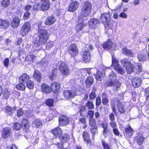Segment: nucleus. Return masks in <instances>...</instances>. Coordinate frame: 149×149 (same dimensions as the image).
<instances>
[{
	"label": "nucleus",
	"instance_id": "20e7f679",
	"mask_svg": "<svg viewBox=\"0 0 149 149\" xmlns=\"http://www.w3.org/2000/svg\"><path fill=\"white\" fill-rule=\"evenodd\" d=\"M92 9V6L91 2L85 1L82 6L81 10V16L86 17L91 14Z\"/></svg>",
	"mask_w": 149,
	"mask_h": 149
},
{
	"label": "nucleus",
	"instance_id": "c03bdc74",
	"mask_svg": "<svg viewBox=\"0 0 149 149\" xmlns=\"http://www.w3.org/2000/svg\"><path fill=\"white\" fill-rule=\"evenodd\" d=\"M54 99L49 98L46 100L45 103L46 105L49 107H52L54 106Z\"/></svg>",
	"mask_w": 149,
	"mask_h": 149
},
{
	"label": "nucleus",
	"instance_id": "2eb2a0df",
	"mask_svg": "<svg viewBox=\"0 0 149 149\" xmlns=\"http://www.w3.org/2000/svg\"><path fill=\"white\" fill-rule=\"evenodd\" d=\"M12 135V133L10 128L6 127L3 128L1 132V136L3 139H7L11 136Z\"/></svg>",
	"mask_w": 149,
	"mask_h": 149
},
{
	"label": "nucleus",
	"instance_id": "9d476101",
	"mask_svg": "<svg viewBox=\"0 0 149 149\" xmlns=\"http://www.w3.org/2000/svg\"><path fill=\"white\" fill-rule=\"evenodd\" d=\"M78 24L75 27V30L77 32H78L81 30L87 24V21L83 19V17L79 15L78 19Z\"/></svg>",
	"mask_w": 149,
	"mask_h": 149
},
{
	"label": "nucleus",
	"instance_id": "7ed1b4c3",
	"mask_svg": "<svg viewBox=\"0 0 149 149\" xmlns=\"http://www.w3.org/2000/svg\"><path fill=\"white\" fill-rule=\"evenodd\" d=\"M109 77V79L106 83L107 86V87L112 86H115V90L116 91H117L118 89L120 87L121 84L119 81L116 79H114L113 81L112 79V78H115L117 77L116 74L114 72L112 71L110 73Z\"/></svg>",
	"mask_w": 149,
	"mask_h": 149
},
{
	"label": "nucleus",
	"instance_id": "bb28decb",
	"mask_svg": "<svg viewBox=\"0 0 149 149\" xmlns=\"http://www.w3.org/2000/svg\"><path fill=\"white\" fill-rule=\"evenodd\" d=\"M20 22V19L19 17L15 16L14 17L11 22V25L12 27L15 28L19 26Z\"/></svg>",
	"mask_w": 149,
	"mask_h": 149
},
{
	"label": "nucleus",
	"instance_id": "8fccbe9b",
	"mask_svg": "<svg viewBox=\"0 0 149 149\" xmlns=\"http://www.w3.org/2000/svg\"><path fill=\"white\" fill-rule=\"evenodd\" d=\"M5 112L8 114L9 115H11L13 113L12 111L13 110L12 108L8 106H6L4 109Z\"/></svg>",
	"mask_w": 149,
	"mask_h": 149
},
{
	"label": "nucleus",
	"instance_id": "4be33fe9",
	"mask_svg": "<svg viewBox=\"0 0 149 149\" xmlns=\"http://www.w3.org/2000/svg\"><path fill=\"white\" fill-rule=\"evenodd\" d=\"M99 20L95 18L91 19L89 21V27L91 29H95L100 25Z\"/></svg>",
	"mask_w": 149,
	"mask_h": 149
},
{
	"label": "nucleus",
	"instance_id": "a211bd4d",
	"mask_svg": "<svg viewBox=\"0 0 149 149\" xmlns=\"http://www.w3.org/2000/svg\"><path fill=\"white\" fill-rule=\"evenodd\" d=\"M113 44L111 39H108L107 41L103 42L102 46L104 49L109 50L112 48Z\"/></svg>",
	"mask_w": 149,
	"mask_h": 149
},
{
	"label": "nucleus",
	"instance_id": "bf43d9fd",
	"mask_svg": "<svg viewBox=\"0 0 149 149\" xmlns=\"http://www.w3.org/2000/svg\"><path fill=\"white\" fill-rule=\"evenodd\" d=\"M101 73L100 72H97L96 74H94L96 79L97 81H101Z\"/></svg>",
	"mask_w": 149,
	"mask_h": 149
},
{
	"label": "nucleus",
	"instance_id": "ea45409f",
	"mask_svg": "<svg viewBox=\"0 0 149 149\" xmlns=\"http://www.w3.org/2000/svg\"><path fill=\"white\" fill-rule=\"evenodd\" d=\"M33 124L34 127L38 128L42 125V122L40 119L36 118L34 120Z\"/></svg>",
	"mask_w": 149,
	"mask_h": 149
},
{
	"label": "nucleus",
	"instance_id": "680f3d73",
	"mask_svg": "<svg viewBox=\"0 0 149 149\" xmlns=\"http://www.w3.org/2000/svg\"><path fill=\"white\" fill-rule=\"evenodd\" d=\"M101 99L100 97L97 96L95 100V105L96 107H98L101 103Z\"/></svg>",
	"mask_w": 149,
	"mask_h": 149
},
{
	"label": "nucleus",
	"instance_id": "5fc2aeb1",
	"mask_svg": "<svg viewBox=\"0 0 149 149\" xmlns=\"http://www.w3.org/2000/svg\"><path fill=\"white\" fill-rule=\"evenodd\" d=\"M94 114V111L92 110H88L87 112V116L89 118H93Z\"/></svg>",
	"mask_w": 149,
	"mask_h": 149
},
{
	"label": "nucleus",
	"instance_id": "72a5a7b5",
	"mask_svg": "<svg viewBox=\"0 0 149 149\" xmlns=\"http://www.w3.org/2000/svg\"><path fill=\"white\" fill-rule=\"evenodd\" d=\"M101 96L102 104L104 106H107L109 104V100L108 98L107 94L105 92L103 93H102Z\"/></svg>",
	"mask_w": 149,
	"mask_h": 149
},
{
	"label": "nucleus",
	"instance_id": "6e6d98bb",
	"mask_svg": "<svg viewBox=\"0 0 149 149\" xmlns=\"http://www.w3.org/2000/svg\"><path fill=\"white\" fill-rule=\"evenodd\" d=\"M86 109L85 106H82L80 107L79 112V115L81 116H83V113L84 111H86Z\"/></svg>",
	"mask_w": 149,
	"mask_h": 149
},
{
	"label": "nucleus",
	"instance_id": "c9c22d12",
	"mask_svg": "<svg viewBox=\"0 0 149 149\" xmlns=\"http://www.w3.org/2000/svg\"><path fill=\"white\" fill-rule=\"evenodd\" d=\"M21 124H22V126H23L24 129L26 130L29 129L30 122L26 118H23Z\"/></svg>",
	"mask_w": 149,
	"mask_h": 149
},
{
	"label": "nucleus",
	"instance_id": "b1692460",
	"mask_svg": "<svg viewBox=\"0 0 149 149\" xmlns=\"http://www.w3.org/2000/svg\"><path fill=\"white\" fill-rule=\"evenodd\" d=\"M61 142L65 143L69 141L70 139V135L68 133H64L63 134L61 135L58 138Z\"/></svg>",
	"mask_w": 149,
	"mask_h": 149
},
{
	"label": "nucleus",
	"instance_id": "39448f33",
	"mask_svg": "<svg viewBox=\"0 0 149 149\" xmlns=\"http://www.w3.org/2000/svg\"><path fill=\"white\" fill-rule=\"evenodd\" d=\"M120 62L122 65L124 67L128 74H130L133 71L134 66L130 61H128L127 58H125L121 59Z\"/></svg>",
	"mask_w": 149,
	"mask_h": 149
},
{
	"label": "nucleus",
	"instance_id": "79ce46f5",
	"mask_svg": "<svg viewBox=\"0 0 149 149\" xmlns=\"http://www.w3.org/2000/svg\"><path fill=\"white\" fill-rule=\"evenodd\" d=\"M10 0H2L1 5L2 7L6 8L10 6Z\"/></svg>",
	"mask_w": 149,
	"mask_h": 149
},
{
	"label": "nucleus",
	"instance_id": "4c0bfd02",
	"mask_svg": "<svg viewBox=\"0 0 149 149\" xmlns=\"http://www.w3.org/2000/svg\"><path fill=\"white\" fill-rule=\"evenodd\" d=\"M96 90L97 88L93 86L92 87L91 91L89 96V99L93 100L96 97V95L95 93Z\"/></svg>",
	"mask_w": 149,
	"mask_h": 149
},
{
	"label": "nucleus",
	"instance_id": "1a4fd4ad",
	"mask_svg": "<svg viewBox=\"0 0 149 149\" xmlns=\"http://www.w3.org/2000/svg\"><path fill=\"white\" fill-rule=\"evenodd\" d=\"M58 68L60 72L63 75L67 76L70 74L68 66L65 62H61L59 64Z\"/></svg>",
	"mask_w": 149,
	"mask_h": 149
},
{
	"label": "nucleus",
	"instance_id": "4d7b16f0",
	"mask_svg": "<svg viewBox=\"0 0 149 149\" xmlns=\"http://www.w3.org/2000/svg\"><path fill=\"white\" fill-rule=\"evenodd\" d=\"M57 69L56 68H54L52 70V73L49 77L50 79L52 80H53V78L55 77L57 74Z\"/></svg>",
	"mask_w": 149,
	"mask_h": 149
},
{
	"label": "nucleus",
	"instance_id": "7c9ffc66",
	"mask_svg": "<svg viewBox=\"0 0 149 149\" xmlns=\"http://www.w3.org/2000/svg\"><path fill=\"white\" fill-rule=\"evenodd\" d=\"M145 140V138L140 134L137 135L134 138V141H136L139 146L143 144Z\"/></svg>",
	"mask_w": 149,
	"mask_h": 149
},
{
	"label": "nucleus",
	"instance_id": "dca6fc26",
	"mask_svg": "<svg viewBox=\"0 0 149 149\" xmlns=\"http://www.w3.org/2000/svg\"><path fill=\"white\" fill-rule=\"evenodd\" d=\"M79 3L77 1H75L70 3L68 6V12H73L78 8Z\"/></svg>",
	"mask_w": 149,
	"mask_h": 149
},
{
	"label": "nucleus",
	"instance_id": "f8f14e48",
	"mask_svg": "<svg viewBox=\"0 0 149 149\" xmlns=\"http://www.w3.org/2000/svg\"><path fill=\"white\" fill-rule=\"evenodd\" d=\"M59 125L61 126H65L68 125L70 122L69 118L65 115H61L58 119Z\"/></svg>",
	"mask_w": 149,
	"mask_h": 149
},
{
	"label": "nucleus",
	"instance_id": "6e6552de",
	"mask_svg": "<svg viewBox=\"0 0 149 149\" xmlns=\"http://www.w3.org/2000/svg\"><path fill=\"white\" fill-rule=\"evenodd\" d=\"M31 28L29 21L25 22L22 25L20 30V34L22 36H26L30 31Z\"/></svg>",
	"mask_w": 149,
	"mask_h": 149
},
{
	"label": "nucleus",
	"instance_id": "3c124183",
	"mask_svg": "<svg viewBox=\"0 0 149 149\" xmlns=\"http://www.w3.org/2000/svg\"><path fill=\"white\" fill-rule=\"evenodd\" d=\"M33 11H39L41 10L40 3L38 2L34 4L33 7Z\"/></svg>",
	"mask_w": 149,
	"mask_h": 149
},
{
	"label": "nucleus",
	"instance_id": "f704fd0d",
	"mask_svg": "<svg viewBox=\"0 0 149 149\" xmlns=\"http://www.w3.org/2000/svg\"><path fill=\"white\" fill-rule=\"evenodd\" d=\"M122 53L123 54L129 57H133L134 54L132 50L129 49L126 47H123L122 49Z\"/></svg>",
	"mask_w": 149,
	"mask_h": 149
},
{
	"label": "nucleus",
	"instance_id": "a18cd8bd",
	"mask_svg": "<svg viewBox=\"0 0 149 149\" xmlns=\"http://www.w3.org/2000/svg\"><path fill=\"white\" fill-rule=\"evenodd\" d=\"M22 127V124L18 122L15 123L13 126L14 130L17 131L20 130Z\"/></svg>",
	"mask_w": 149,
	"mask_h": 149
},
{
	"label": "nucleus",
	"instance_id": "5701e85b",
	"mask_svg": "<svg viewBox=\"0 0 149 149\" xmlns=\"http://www.w3.org/2000/svg\"><path fill=\"white\" fill-rule=\"evenodd\" d=\"M10 25V22L7 20L0 19V29L5 30L7 29Z\"/></svg>",
	"mask_w": 149,
	"mask_h": 149
},
{
	"label": "nucleus",
	"instance_id": "13d9d810",
	"mask_svg": "<svg viewBox=\"0 0 149 149\" xmlns=\"http://www.w3.org/2000/svg\"><path fill=\"white\" fill-rule=\"evenodd\" d=\"M31 13L29 11L25 12L23 16V18L24 20H28L30 17Z\"/></svg>",
	"mask_w": 149,
	"mask_h": 149
},
{
	"label": "nucleus",
	"instance_id": "0eeeda50",
	"mask_svg": "<svg viewBox=\"0 0 149 149\" xmlns=\"http://www.w3.org/2000/svg\"><path fill=\"white\" fill-rule=\"evenodd\" d=\"M100 19L101 22L103 24L106 28L109 27L111 21V15L109 13H102L100 17Z\"/></svg>",
	"mask_w": 149,
	"mask_h": 149
},
{
	"label": "nucleus",
	"instance_id": "052dcab7",
	"mask_svg": "<svg viewBox=\"0 0 149 149\" xmlns=\"http://www.w3.org/2000/svg\"><path fill=\"white\" fill-rule=\"evenodd\" d=\"M139 58L140 61H144L147 60L146 54H141L139 56Z\"/></svg>",
	"mask_w": 149,
	"mask_h": 149
},
{
	"label": "nucleus",
	"instance_id": "f3484780",
	"mask_svg": "<svg viewBox=\"0 0 149 149\" xmlns=\"http://www.w3.org/2000/svg\"><path fill=\"white\" fill-rule=\"evenodd\" d=\"M63 131L59 126L57 127L52 129L51 130V132L55 138H59L62 133Z\"/></svg>",
	"mask_w": 149,
	"mask_h": 149
},
{
	"label": "nucleus",
	"instance_id": "6ab92c4d",
	"mask_svg": "<svg viewBox=\"0 0 149 149\" xmlns=\"http://www.w3.org/2000/svg\"><path fill=\"white\" fill-rule=\"evenodd\" d=\"M101 125L103 129L102 133L104 137L107 138L110 134V131L108 128L107 124L102 123H101Z\"/></svg>",
	"mask_w": 149,
	"mask_h": 149
},
{
	"label": "nucleus",
	"instance_id": "4468645a",
	"mask_svg": "<svg viewBox=\"0 0 149 149\" xmlns=\"http://www.w3.org/2000/svg\"><path fill=\"white\" fill-rule=\"evenodd\" d=\"M82 136L84 142H85L87 145L91 146L92 141L91 138V136L89 132L86 130L84 131L82 134Z\"/></svg>",
	"mask_w": 149,
	"mask_h": 149
},
{
	"label": "nucleus",
	"instance_id": "864d4df0",
	"mask_svg": "<svg viewBox=\"0 0 149 149\" xmlns=\"http://www.w3.org/2000/svg\"><path fill=\"white\" fill-rule=\"evenodd\" d=\"M24 114V111L22 108H20L17 111V117H20Z\"/></svg>",
	"mask_w": 149,
	"mask_h": 149
},
{
	"label": "nucleus",
	"instance_id": "774afa93",
	"mask_svg": "<svg viewBox=\"0 0 149 149\" xmlns=\"http://www.w3.org/2000/svg\"><path fill=\"white\" fill-rule=\"evenodd\" d=\"M8 149H18L17 147L15 144H13L7 147Z\"/></svg>",
	"mask_w": 149,
	"mask_h": 149
},
{
	"label": "nucleus",
	"instance_id": "e2e57ef3",
	"mask_svg": "<svg viewBox=\"0 0 149 149\" xmlns=\"http://www.w3.org/2000/svg\"><path fill=\"white\" fill-rule=\"evenodd\" d=\"M3 64L5 66L8 68L9 63V60L8 58H6L4 59L3 62Z\"/></svg>",
	"mask_w": 149,
	"mask_h": 149
},
{
	"label": "nucleus",
	"instance_id": "0e129e2a",
	"mask_svg": "<svg viewBox=\"0 0 149 149\" xmlns=\"http://www.w3.org/2000/svg\"><path fill=\"white\" fill-rule=\"evenodd\" d=\"M79 122L83 124H86V119L84 117L80 118L79 119Z\"/></svg>",
	"mask_w": 149,
	"mask_h": 149
},
{
	"label": "nucleus",
	"instance_id": "2f4dec72",
	"mask_svg": "<svg viewBox=\"0 0 149 149\" xmlns=\"http://www.w3.org/2000/svg\"><path fill=\"white\" fill-rule=\"evenodd\" d=\"M125 133L126 136L128 138H130L133 135V130L129 125L125 129Z\"/></svg>",
	"mask_w": 149,
	"mask_h": 149
},
{
	"label": "nucleus",
	"instance_id": "69168bd1",
	"mask_svg": "<svg viewBox=\"0 0 149 149\" xmlns=\"http://www.w3.org/2000/svg\"><path fill=\"white\" fill-rule=\"evenodd\" d=\"M112 130L114 135L118 136H119L120 133L117 128H113Z\"/></svg>",
	"mask_w": 149,
	"mask_h": 149
},
{
	"label": "nucleus",
	"instance_id": "393cba45",
	"mask_svg": "<svg viewBox=\"0 0 149 149\" xmlns=\"http://www.w3.org/2000/svg\"><path fill=\"white\" fill-rule=\"evenodd\" d=\"M131 82L133 87L135 88H137L141 85L142 80L139 77H135L132 79Z\"/></svg>",
	"mask_w": 149,
	"mask_h": 149
},
{
	"label": "nucleus",
	"instance_id": "473e14b6",
	"mask_svg": "<svg viewBox=\"0 0 149 149\" xmlns=\"http://www.w3.org/2000/svg\"><path fill=\"white\" fill-rule=\"evenodd\" d=\"M33 78L38 82H40L42 79V74L38 70H35L33 76Z\"/></svg>",
	"mask_w": 149,
	"mask_h": 149
},
{
	"label": "nucleus",
	"instance_id": "ddd939ff",
	"mask_svg": "<svg viewBox=\"0 0 149 149\" xmlns=\"http://www.w3.org/2000/svg\"><path fill=\"white\" fill-rule=\"evenodd\" d=\"M51 92L52 91L54 94H57L60 92L61 84L57 82L54 81L50 84Z\"/></svg>",
	"mask_w": 149,
	"mask_h": 149
},
{
	"label": "nucleus",
	"instance_id": "de8ad7c7",
	"mask_svg": "<svg viewBox=\"0 0 149 149\" xmlns=\"http://www.w3.org/2000/svg\"><path fill=\"white\" fill-rule=\"evenodd\" d=\"M101 143L103 149H111L110 146L105 140H102L101 141Z\"/></svg>",
	"mask_w": 149,
	"mask_h": 149
},
{
	"label": "nucleus",
	"instance_id": "49530a36",
	"mask_svg": "<svg viewBox=\"0 0 149 149\" xmlns=\"http://www.w3.org/2000/svg\"><path fill=\"white\" fill-rule=\"evenodd\" d=\"M35 57L33 54H29L25 57V60L26 61L33 62Z\"/></svg>",
	"mask_w": 149,
	"mask_h": 149
},
{
	"label": "nucleus",
	"instance_id": "a878e982",
	"mask_svg": "<svg viewBox=\"0 0 149 149\" xmlns=\"http://www.w3.org/2000/svg\"><path fill=\"white\" fill-rule=\"evenodd\" d=\"M41 91L45 94H48L51 93L50 86L46 83H42L41 85Z\"/></svg>",
	"mask_w": 149,
	"mask_h": 149
},
{
	"label": "nucleus",
	"instance_id": "603ef678",
	"mask_svg": "<svg viewBox=\"0 0 149 149\" xmlns=\"http://www.w3.org/2000/svg\"><path fill=\"white\" fill-rule=\"evenodd\" d=\"M26 83V86L27 88L29 89H32L33 88L34 84L33 82L30 80L27 82Z\"/></svg>",
	"mask_w": 149,
	"mask_h": 149
},
{
	"label": "nucleus",
	"instance_id": "423d86ee",
	"mask_svg": "<svg viewBox=\"0 0 149 149\" xmlns=\"http://www.w3.org/2000/svg\"><path fill=\"white\" fill-rule=\"evenodd\" d=\"M112 65H113L114 70L118 74H123L125 73L123 69L120 65L118 61L115 57L114 55H112Z\"/></svg>",
	"mask_w": 149,
	"mask_h": 149
},
{
	"label": "nucleus",
	"instance_id": "37998d69",
	"mask_svg": "<svg viewBox=\"0 0 149 149\" xmlns=\"http://www.w3.org/2000/svg\"><path fill=\"white\" fill-rule=\"evenodd\" d=\"M24 83L22 82H21L19 84H17L16 86V88L19 90L23 91L25 90L26 87Z\"/></svg>",
	"mask_w": 149,
	"mask_h": 149
},
{
	"label": "nucleus",
	"instance_id": "412c9836",
	"mask_svg": "<svg viewBox=\"0 0 149 149\" xmlns=\"http://www.w3.org/2000/svg\"><path fill=\"white\" fill-rule=\"evenodd\" d=\"M42 3L40 4L41 10L44 11L48 10L50 8L49 0H40Z\"/></svg>",
	"mask_w": 149,
	"mask_h": 149
},
{
	"label": "nucleus",
	"instance_id": "f03ea898",
	"mask_svg": "<svg viewBox=\"0 0 149 149\" xmlns=\"http://www.w3.org/2000/svg\"><path fill=\"white\" fill-rule=\"evenodd\" d=\"M116 102L117 104L116 107L117 110L121 114H124L125 113V105L117 97H114L111 102V107L112 111L114 113L116 114V111L115 107V103Z\"/></svg>",
	"mask_w": 149,
	"mask_h": 149
},
{
	"label": "nucleus",
	"instance_id": "e433bc0d",
	"mask_svg": "<svg viewBox=\"0 0 149 149\" xmlns=\"http://www.w3.org/2000/svg\"><path fill=\"white\" fill-rule=\"evenodd\" d=\"M63 96L67 99H70L71 98H73L74 96L73 93L71 90H66L63 92Z\"/></svg>",
	"mask_w": 149,
	"mask_h": 149
},
{
	"label": "nucleus",
	"instance_id": "f257e3e1",
	"mask_svg": "<svg viewBox=\"0 0 149 149\" xmlns=\"http://www.w3.org/2000/svg\"><path fill=\"white\" fill-rule=\"evenodd\" d=\"M45 28L43 21H40L38 24L37 36L33 43L34 47H38L40 45L45 44L49 39L50 35Z\"/></svg>",
	"mask_w": 149,
	"mask_h": 149
},
{
	"label": "nucleus",
	"instance_id": "c756f323",
	"mask_svg": "<svg viewBox=\"0 0 149 149\" xmlns=\"http://www.w3.org/2000/svg\"><path fill=\"white\" fill-rule=\"evenodd\" d=\"M30 77L26 73H23L19 77V80L20 82H22L24 84L27 83L30 80Z\"/></svg>",
	"mask_w": 149,
	"mask_h": 149
},
{
	"label": "nucleus",
	"instance_id": "a19ab883",
	"mask_svg": "<svg viewBox=\"0 0 149 149\" xmlns=\"http://www.w3.org/2000/svg\"><path fill=\"white\" fill-rule=\"evenodd\" d=\"M88 125L91 127H97L96 121L94 118L88 119Z\"/></svg>",
	"mask_w": 149,
	"mask_h": 149
},
{
	"label": "nucleus",
	"instance_id": "338daca9",
	"mask_svg": "<svg viewBox=\"0 0 149 149\" xmlns=\"http://www.w3.org/2000/svg\"><path fill=\"white\" fill-rule=\"evenodd\" d=\"M109 123L110 126L113 128H114L117 127L116 122L115 121H111Z\"/></svg>",
	"mask_w": 149,
	"mask_h": 149
},
{
	"label": "nucleus",
	"instance_id": "c85d7f7f",
	"mask_svg": "<svg viewBox=\"0 0 149 149\" xmlns=\"http://www.w3.org/2000/svg\"><path fill=\"white\" fill-rule=\"evenodd\" d=\"M56 19L53 15L48 17L45 21V25L50 26L53 24L56 21Z\"/></svg>",
	"mask_w": 149,
	"mask_h": 149
},
{
	"label": "nucleus",
	"instance_id": "aec40b11",
	"mask_svg": "<svg viewBox=\"0 0 149 149\" xmlns=\"http://www.w3.org/2000/svg\"><path fill=\"white\" fill-rule=\"evenodd\" d=\"M81 56L83 61L85 62H89L90 60L91 54L88 50H85L82 51Z\"/></svg>",
	"mask_w": 149,
	"mask_h": 149
},
{
	"label": "nucleus",
	"instance_id": "9b49d317",
	"mask_svg": "<svg viewBox=\"0 0 149 149\" xmlns=\"http://www.w3.org/2000/svg\"><path fill=\"white\" fill-rule=\"evenodd\" d=\"M68 52L71 57H75L78 53V48L74 43H71L69 47Z\"/></svg>",
	"mask_w": 149,
	"mask_h": 149
},
{
	"label": "nucleus",
	"instance_id": "cd10ccee",
	"mask_svg": "<svg viewBox=\"0 0 149 149\" xmlns=\"http://www.w3.org/2000/svg\"><path fill=\"white\" fill-rule=\"evenodd\" d=\"M94 83L93 77L89 75L86 79L85 81L86 87L87 88H90Z\"/></svg>",
	"mask_w": 149,
	"mask_h": 149
},
{
	"label": "nucleus",
	"instance_id": "09e8293b",
	"mask_svg": "<svg viewBox=\"0 0 149 149\" xmlns=\"http://www.w3.org/2000/svg\"><path fill=\"white\" fill-rule=\"evenodd\" d=\"M86 105L88 109L91 110L94 108V105L93 102L89 100L88 101L86 104Z\"/></svg>",
	"mask_w": 149,
	"mask_h": 149
},
{
	"label": "nucleus",
	"instance_id": "58836bf2",
	"mask_svg": "<svg viewBox=\"0 0 149 149\" xmlns=\"http://www.w3.org/2000/svg\"><path fill=\"white\" fill-rule=\"evenodd\" d=\"M90 131L92 135V139L94 140L95 136L98 133L97 127H91L90 129Z\"/></svg>",
	"mask_w": 149,
	"mask_h": 149
}]
</instances>
